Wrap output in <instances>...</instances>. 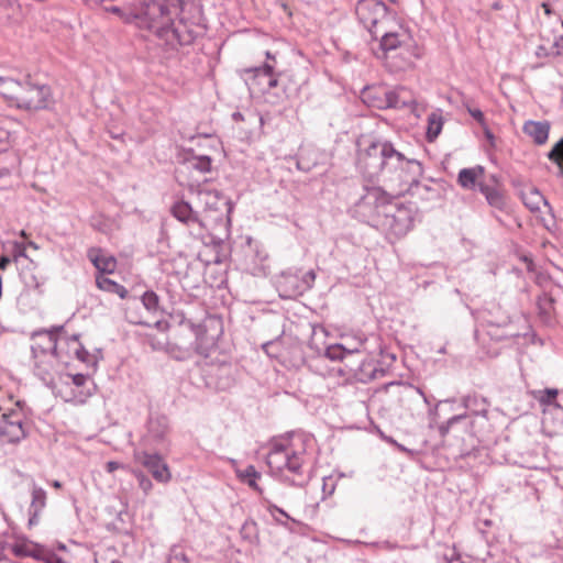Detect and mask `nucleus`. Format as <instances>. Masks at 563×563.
Masks as SVG:
<instances>
[{
    "label": "nucleus",
    "instance_id": "1",
    "mask_svg": "<svg viewBox=\"0 0 563 563\" xmlns=\"http://www.w3.org/2000/svg\"><path fill=\"white\" fill-rule=\"evenodd\" d=\"M407 162L408 158L390 142H372L358 154L360 168L368 178L385 174L393 181L394 174L398 173Z\"/></svg>",
    "mask_w": 563,
    "mask_h": 563
},
{
    "label": "nucleus",
    "instance_id": "2",
    "mask_svg": "<svg viewBox=\"0 0 563 563\" xmlns=\"http://www.w3.org/2000/svg\"><path fill=\"white\" fill-rule=\"evenodd\" d=\"M162 8V14L151 19V25L147 30L154 32L157 37L165 41L167 45L175 48L177 45H189L196 38V32L184 20L175 22L173 15L180 11V1L176 0H156Z\"/></svg>",
    "mask_w": 563,
    "mask_h": 563
},
{
    "label": "nucleus",
    "instance_id": "3",
    "mask_svg": "<svg viewBox=\"0 0 563 563\" xmlns=\"http://www.w3.org/2000/svg\"><path fill=\"white\" fill-rule=\"evenodd\" d=\"M372 37L379 38L386 63L395 70L407 68L412 58L417 57L411 49L410 38L405 33L390 32L388 26H384L383 31L374 33Z\"/></svg>",
    "mask_w": 563,
    "mask_h": 563
},
{
    "label": "nucleus",
    "instance_id": "4",
    "mask_svg": "<svg viewBox=\"0 0 563 563\" xmlns=\"http://www.w3.org/2000/svg\"><path fill=\"white\" fill-rule=\"evenodd\" d=\"M29 431L21 401L15 402V408L0 405V446L20 443L27 437Z\"/></svg>",
    "mask_w": 563,
    "mask_h": 563
},
{
    "label": "nucleus",
    "instance_id": "5",
    "mask_svg": "<svg viewBox=\"0 0 563 563\" xmlns=\"http://www.w3.org/2000/svg\"><path fill=\"white\" fill-rule=\"evenodd\" d=\"M418 208L413 202L391 205L377 219L375 227L397 238L404 236L413 228Z\"/></svg>",
    "mask_w": 563,
    "mask_h": 563
},
{
    "label": "nucleus",
    "instance_id": "6",
    "mask_svg": "<svg viewBox=\"0 0 563 563\" xmlns=\"http://www.w3.org/2000/svg\"><path fill=\"white\" fill-rule=\"evenodd\" d=\"M156 0H135L124 5L104 7L107 12L117 14L125 23H135L140 29L151 25V19L162 14V8Z\"/></svg>",
    "mask_w": 563,
    "mask_h": 563
},
{
    "label": "nucleus",
    "instance_id": "7",
    "mask_svg": "<svg viewBox=\"0 0 563 563\" xmlns=\"http://www.w3.org/2000/svg\"><path fill=\"white\" fill-rule=\"evenodd\" d=\"M266 462L274 471L287 470L294 475H302L303 451H295L287 439L276 440L272 443Z\"/></svg>",
    "mask_w": 563,
    "mask_h": 563
},
{
    "label": "nucleus",
    "instance_id": "8",
    "mask_svg": "<svg viewBox=\"0 0 563 563\" xmlns=\"http://www.w3.org/2000/svg\"><path fill=\"white\" fill-rule=\"evenodd\" d=\"M355 13L363 26L373 35L389 26L393 15L383 0H358Z\"/></svg>",
    "mask_w": 563,
    "mask_h": 563
},
{
    "label": "nucleus",
    "instance_id": "9",
    "mask_svg": "<svg viewBox=\"0 0 563 563\" xmlns=\"http://www.w3.org/2000/svg\"><path fill=\"white\" fill-rule=\"evenodd\" d=\"M391 199L393 196L382 187H365V194L357 201L355 211L375 225L383 212L393 205Z\"/></svg>",
    "mask_w": 563,
    "mask_h": 563
},
{
    "label": "nucleus",
    "instance_id": "10",
    "mask_svg": "<svg viewBox=\"0 0 563 563\" xmlns=\"http://www.w3.org/2000/svg\"><path fill=\"white\" fill-rule=\"evenodd\" d=\"M52 102L53 98L49 86L35 82L27 75L23 80L16 108L37 111L47 109Z\"/></svg>",
    "mask_w": 563,
    "mask_h": 563
},
{
    "label": "nucleus",
    "instance_id": "11",
    "mask_svg": "<svg viewBox=\"0 0 563 563\" xmlns=\"http://www.w3.org/2000/svg\"><path fill=\"white\" fill-rule=\"evenodd\" d=\"M170 213L188 228L194 238L203 239L207 231L205 221L200 212L195 210L189 202L185 200L176 201L170 208Z\"/></svg>",
    "mask_w": 563,
    "mask_h": 563
},
{
    "label": "nucleus",
    "instance_id": "12",
    "mask_svg": "<svg viewBox=\"0 0 563 563\" xmlns=\"http://www.w3.org/2000/svg\"><path fill=\"white\" fill-rule=\"evenodd\" d=\"M423 176L422 164L417 159H408V162L396 173L394 177L398 186V194L408 192L412 196L419 195L420 179Z\"/></svg>",
    "mask_w": 563,
    "mask_h": 563
},
{
    "label": "nucleus",
    "instance_id": "13",
    "mask_svg": "<svg viewBox=\"0 0 563 563\" xmlns=\"http://www.w3.org/2000/svg\"><path fill=\"white\" fill-rule=\"evenodd\" d=\"M134 461L144 466L158 483H168L172 474L168 465L157 453H148L146 451H135Z\"/></svg>",
    "mask_w": 563,
    "mask_h": 563
},
{
    "label": "nucleus",
    "instance_id": "14",
    "mask_svg": "<svg viewBox=\"0 0 563 563\" xmlns=\"http://www.w3.org/2000/svg\"><path fill=\"white\" fill-rule=\"evenodd\" d=\"M268 253L264 245L252 239L247 240L245 269L253 276H265L268 269Z\"/></svg>",
    "mask_w": 563,
    "mask_h": 563
},
{
    "label": "nucleus",
    "instance_id": "15",
    "mask_svg": "<svg viewBox=\"0 0 563 563\" xmlns=\"http://www.w3.org/2000/svg\"><path fill=\"white\" fill-rule=\"evenodd\" d=\"M63 328H53L52 330H37L33 332L32 338L38 336L43 338V343H36L32 346V352L35 358L40 356H45L46 354H51L56 357L57 353V336L56 332L62 330Z\"/></svg>",
    "mask_w": 563,
    "mask_h": 563
},
{
    "label": "nucleus",
    "instance_id": "16",
    "mask_svg": "<svg viewBox=\"0 0 563 563\" xmlns=\"http://www.w3.org/2000/svg\"><path fill=\"white\" fill-rule=\"evenodd\" d=\"M273 70L274 67L268 64L255 68L244 69L243 73L245 75V82L250 89L258 93H266V84Z\"/></svg>",
    "mask_w": 563,
    "mask_h": 563
},
{
    "label": "nucleus",
    "instance_id": "17",
    "mask_svg": "<svg viewBox=\"0 0 563 563\" xmlns=\"http://www.w3.org/2000/svg\"><path fill=\"white\" fill-rule=\"evenodd\" d=\"M384 106L393 109H411L417 104L415 92L404 86L387 91Z\"/></svg>",
    "mask_w": 563,
    "mask_h": 563
},
{
    "label": "nucleus",
    "instance_id": "18",
    "mask_svg": "<svg viewBox=\"0 0 563 563\" xmlns=\"http://www.w3.org/2000/svg\"><path fill=\"white\" fill-rule=\"evenodd\" d=\"M277 289L282 297L290 298L301 294L302 286L296 274L282 273L277 278Z\"/></svg>",
    "mask_w": 563,
    "mask_h": 563
},
{
    "label": "nucleus",
    "instance_id": "19",
    "mask_svg": "<svg viewBox=\"0 0 563 563\" xmlns=\"http://www.w3.org/2000/svg\"><path fill=\"white\" fill-rule=\"evenodd\" d=\"M88 258L93 266L99 271V275L113 273L117 267V261L113 256H107L99 247H91L87 253Z\"/></svg>",
    "mask_w": 563,
    "mask_h": 563
},
{
    "label": "nucleus",
    "instance_id": "20",
    "mask_svg": "<svg viewBox=\"0 0 563 563\" xmlns=\"http://www.w3.org/2000/svg\"><path fill=\"white\" fill-rule=\"evenodd\" d=\"M43 548V545L26 539L19 540L13 537V540L11 541V552L18 558L30 556L40 560Z\"/></svg>",
    "mask_w": 563,
    "mask_h": 563
},
{
    "label": "nucleus",
    "instance_id": "21",
    "mask_svg": "<svg viewBox=\"0 0 563 563\" xmlns=\"http://www.w3.org/2000/svg\"><path fill=\"white\" fill-rule=\"evenodd\" d=\"M522 130L536 144L542 145L548 141L550 124L547 121H527Z\"/></svg>",
    "mask_w": 563,
    "mask_h": 563
},
{
    "label": "nucleus",
    "instance_id": "22",
    "mask_svg": "<svg viewBox=\"0 0 563 563\" xmlns=\"http://www.w3.org/2000/svg\"><path fill=\"white\" fill-rule=\"evenodd\" d=\"M46 506V492L42 487H33L32 490V500L29 508V526H35L38 523V518L42 510Z\"/></svg>",
    "mask_w": 563,
    "mask_h": 563
},
{
    "label": "nucleus",
    "instance_id": "23",
    "mask_svg": "<svg viewBox=\"0 0 563 563\" xmlns=\"http://www.w3.org/2000/svg\"><path fill=\"white\" fill-rule=\"evenodd\" d=\"M554 302V299L548 294H543L538 298V317L540 321L547 325H553L555 323Z\"/></svg>",
    "mask_w": 563,
    "mask_h": 563
},
{
    "label": "nucleus",
    "instance_id": "24",
    "mask_svg": "<svg viewBox=\"0 0 563 563\" xmlns=\"http://www.w3.org/2000/svg\"><path fill=\"white\" fill-rule=\"evenodd\" d=\"M22 84L23 81L0 77V95L18 107V98L21 93Z\"/></svg>",
    "mask_w": 563,
    "mask_h": 563
},
{
    "label": "nucleus",
    "instance_id": "25",
    "mask_svg": "<svg viewBox=\"0 0 563 563\" xmlns=\"http://www.w3.org/2000/svg\"><path fill=\"white\" fill-rule=\"evenodd\" d=\"M387 89L384 88H365L362 91V98L365 103H367L369 107H374L377 109H388V106H384V103L387 101L385 100L387 98Z\"/></svg>",
    "mask_w": 563,
    "mask_h": 563
},
{
    "label": "nucleus",
    "instance_id": "26",
    "mask_svg": "<svg viewBox=\"0 0 563 563\" xmlns=\"http://www.w3.org/2000/svg\"><path fill=\"white\" fill-rule=\"evenodd\" d=\"M478 189L485 196L489 206L498 210H501L505 207V195L499 188L479 183Z\"/></svg>",
    "mask_w": 563,
    "mask_h": 563
},
{
    "label": "nucleus",
    "instance_id": "27",
    "mask_svg": "<svg viewBox=\"0 0 563 563\" xmlns=\"http://www.w3.org/2000/svg\"><path fill=\"white\" fill-rule=\"evenodd\" d=\"M484 172V167L479 165L473 168H463L459 173L457 183L464 189H474L477 178L483 176Z\"/></svg>",
    "mask_w": 563,
    "mask_h": 563
},
{
    "label": "nucleus",
    "instance_id": "28",
    "mask_svg": "<svg viewBox=\"0 0 563 563\" xmlns=\"http://www.w3.org/2000/svg\"><path fill=\"white\" fill-rule=\"evenodd\" d=\"M96 284L99 289L110 294H115L122 299H124L128 296V290L124 286L106 277L104 275H97Z\"/></svg>",
    "mask_w": 563,
    "mask_h": 563
},
{
    "label": "nucleus",
    "instance_id": "29",
    "mask_svg": "<svg viewBox=\"0 0 563 563\" xmlns=\"http://www.w3.org/2000/svg\"><path fill=\"white\" fill-rule=\"evenodd\" d=\"M525 206L531 211H539L541 205H547L542 194L533 187L528 188L521 194Z\"/></svg>",
    "mask_w": 563,
    "mask_h": 563
},
{
    "label": "nucleus",
    "instance_id": "30",
    "mask_svg": "<svg viewBox=\"0 0 563 563\" xmlns=\"http://www.w3.org/2000/svg\"><path fill=\"white\" fill-rule=\"evenodd\" d=\"M263 500L265 504V509L274 518V520L278 525H282L283 527L290 529L288 522L289 521L296 522V520L294 518H291L284 509L279 508L278 506L273 504L267 498H263Z\"/></svg>",
    "mask_w": 563,
    "mask_h": 563
},
{
    "label": "nucleus",
    "instance_id": "31",
    "mask_svg": "<svg viewBox=\"0 0 563 563\" xmlns=\"http://www.w3.org/2000/svg\"><path fill=\"white\" fill-rule=\"evenodd\" d=\"M197 198L205 210H218L221 197L216 190H198Z\"/></svg>",
    "mask_w": 563,
    "mask_h": 563
},
{
    "label": "nucleus",
    "instance_id": "32",
    "mask_svg": "<svg viewBox=\"0 0 563 563\" xmlns=\"http://www.w3.org/2000/svg\"><path fill=\"white\" fill-rule=\"evenodd\" d=\"M236 475L241 482L247 484L260 494L263 493L262 488L256 483V481L261 478V473H258L253 465H247L244 470H238Z\"/></svg>",
    "mask_w": 563,
    "mask_h": 563
},
{
    "label": "nucleus",
    "instance_id": "33",
    "mask_svg": "<svg viewBox=\"0 0 563 563\" xmlns=\"http://www.w3.org/2000/svg\"><path fill=\"white\" fill-rule=\"evenodd\" d=\"M360 367L361 368L353 375L357 380L366 383L376 378L377 367L373 361L367 360L366 357L362 358Z\"/></svg>",
    "mask_w": 563,
    "mask_h": 563
},
{
    "label": "nucleus",
    "instance_id": "34",
    "mask_svg": "<svg viewBox=\"0 0 563 563\" xmlns=\"http://www.w3.org/2000/svg\"><path fill=\"white\" fill-rule=\"evenodd\" d=\"M185 165L188 169L206 174L211 172L212 158L207 155L191 156L186 159Z\"/></svg>",
    "mask_w": 563,
    "mask_h": 563
},
{
    "label": "nucleus",
    "instance_id": "35",
    "mask_svg": "<svg viewBox=\"0 0 563 563\" xmlns=\"http://www.w3.org/2000/svg\"><path fill=\"white\" fill-rule=\"evenodd\" d=\"M167 431H168V426H167L166 419L164 417L151 419L148 421V433L156 441L164 440Z\"/></svg>",
    "mask_w": 563,
    "mask_h": 563
},
{
    "label": "nucleus",
    "instance_id": "36",
    "mask_svg": "<svg viewBox=\"0 0 563 563\" xmlns=\"http://www.w3.org/2000/svg\"><path fill=\"white\" fill-rule=\"evenodd\" d=\"M362 358H365L363 351L358 349L350 350L346 354L343 363L346 369L354 375L357 369H360V362Z\"/></svg>",
    "mask_w": 563,
    "mask_h": 563
},
{
    "label": "nucleus",
    "instance_id": "37",
    "mask_svg": "<svg viewBox=\"0 0 563 563\" xmlns=\"http://www.w3.org/2000/svg\"><path fill=\"white\" fill-rule=\"evenodd\" d=\"M464 406L476 415L486 413V401L477 396H467L464 398Z\"/></svg>",
    "mask_w": 563,
    "mask_h": 563
},
{
    "label": "nucleus",
    "instance_id": "38",
    "mask_svg": "<svg viewBox=\"0 0 563 563\" xmlns=\"http://www.w3.org/2000/svg\"><path fill=\"white\" fill-rule=\"evenodd\" d=\"M559 394V390L555 388H545L543 390H538L534 393V398L541 404V405H553L555 402L556 396Z\"/></svg>",
    "mask_w": 563,
    "mask_h": 563
},
{
    "label": "nucleus",
    "instance_id": "39",
    "mask_svg": "<svg viewBox=\"0 0 563 563\" xmlns=\"http://www.w3.org/2000/svg\"><path fill=\"white\" fill-rule=\"evenodd\" d=\"M549 158L559 166V174L563 176V139L560 140L549 153Z\"/></svg>",
    "mask_w": 563,
    "mask_h": 563
},
{
    "label": "nucleus",
    "instance_id": "40",
    "mask_svg": "<svg viewBox=\"0 0 563 563\" xmlns=\"http://www.w3.org/2000/svg\"><path fill=\"white\" fill-rule=\"evenodd\" d=\"M166 563H189L183 548L174 545L170 548Z\"/></svg>",
    "mask_w": 563,
    "mask_h": 563
},
{
    "label": "nucleus",
    "instance_id": "41",
    "mask_svg": "<svg viewBox=\"0 0 563 563\" xmlns=\"http://www.w3.org/2000/svg\"><path fill=\"white\" fill-rule=\"evenodd\" d=\"M141 299L148 311H156L158 309L159 298L153 290L145 291Z\"/></svg>",
    "mask_w": 563,
    "mask_h": 563
},
{
    "label": "nucleus",
    "instance_id": "42",
    "mask_svg": "<svg viewBox=\"0 0 563 563\" xmlns=\"http://www.w3.org/2000/svg\"><path fill=\"white\" fill-rule=\"evenodd\" d=\"M186 323L188 324V327L196 334V340H197V347L196 349H197L198 353L207 355V351H206V349L202 345V335L205 333V328L201 324L192 323L190 320L186 321Z\"/></svg>",
    "mask_w": 563,
    "mask_h": 563
},
{
    "label": "nucleus",
    "instance_id": "43",
    "mask_svg": "<svg viewBox=\"0 0 563 563\" xmlns=\"http://www.w3.org/2000/svg\"><path fill=\"white\" fill-rule=\"evenodd\" d=\"M428 137L429 140H432L439 135L442 129V120L440 117H437L435 114H431L428 119Z\"/></svg>",
    "mask_w": 563,
    "mask_h": 563
},
{
    "label": "nucleus",
    "instance_id": "44",
    "mask_svg": "<svg viewBox=\"0 0 563 563\" xmlns=\"http://www.w3.org/2000/svg\"><path fill=\"white\" fill-rule=\"evenodd\" d=\"M349 349L344 347L342 344H336V345H332L330 347H328L327 350V356L330 358V360H333V361H344L346 354L349 353Z\"/></svg>",
    "mask_w": 563,
    "mask_h": 563
},
{
    "label": "nucleus",
    "instance_id": "45",
    "mask_svg": "<svg viewBox=\"0 0 563 563\" xmlns=\"http://www.w3.org/2000/svg\"><path fill=\"white\" fill-rule=\"evenodd\" d=\"M132 474L137 479L139 487L143 490L145 495H148L153 488L152 481L142 471L132 470Z\"/></svg>",
    "mask_w": 563,
    "mask_h": 563
},
{
    "label": "nucleus",
    "instance_id": "46",
    "mask_svg": "<svg viewBox=\"0 0 563 563\" xmlns=\"http://www.w3.org/2000/svg\"><path fill=\"white\" fill-rule=\"evenodd\" d=\"M13 540V536L9 533H2L0 534V561L4 560L5 552L8 550L11 551V541Z\"/></svg>",
    "mask_w": 563,
    "mask_h": 563
},
{
    "label": "nucleus",
    "instance_id": "47",
    "mask_svg": "<svg viewBox=\"0 0 563 563\" xmlns=\"http://www.w3.org/2000/svg\"><path fill=\"white\" fill-rule=\"evenodd\" d=\"M465 417L463 415H457V416H454L452 418H450L445 423H442L441 426H439V432L442 437H445L450 430V428L460 422L461 420H463Z\"/></svg>",
    "mask_w": 563,
    "mask_h": 563
},
{
    "label": "nucleus",
    "instance_id": "48",
    "mask_svg": "<svg viewBox=\"0 0 563 563\" xmlns=\"http://www.w3.org/2000/svg\"><path fill=\"white\" fill-rule=\"evenodd\" d=\"M40 560L44 561L45 563H66L64 560H62L54 552L46 549L45 547L43 548Z\"/></svg>",
    "mask_w": 563,
    "mask_h": 563
},
{
    "label": "nucleus",
    "instance_id": "49",
    "mask_svg": "<svg viewBox=\"0 0 563 563\" xmlns=\"http://www.w3.org/2000/svg\"><path fill=\"white\" fill-rule=\"evenodd\" d=\"M467 112L476 120L481 125H485L484 113L479 109L471 108L466 106Z\"/></svg>",
    "mask_w": 563,
    "mask_h": 563
},
{
    "label": "nucleus",
    "instance_id": "50",
    "mask_svg": "<svg viewBox=\"0 0 563 563\" xmlns=\"http://www.w3.org/2000/svg\"><path fill=\"white\" fill-rule=\"evenodd\" d=\"M73 385L77 388H84L86 383L89 380L87 375L76 374L70 376Z\"/></svg>",
    "mask_w": 563,
    "mask_h": 563
},
{
    "label": "nucleus",
    "instance_id": "51",
    "mask_svg": "<svg viewBox=\"0 0 563 563\" xmlns=\"http://www.w3.org/2000/svg\"><path fill=\"white\" fill-rule=\"evenodd\" d=\"M278 86V78L275 76L274 71L271 74L267 84H266V93L269 92L272 89L276 88Z\"/></svg>",
    "mask_w": 563,
    "mask_h": 563
},
{
    "label": "nucleus",
    "instance_id": "52",
    "mask_svg": "<svg viewBox=\"0 0 563 563\" xmlns=\"http://www.w3.org/2000/svg\"><path fill=\"white\" fill-rule=\"evenodd\" d=\"M124 466L115 461H109L106 463V471L108 473H113L115 470L123 468Z\"/></svg>",
    "mask_w": 563,
    "mask_h": 563
},
{
    "label": "nucleus",
    "instance_id": "53",
    "mask_svg": "<svg viewBox=\"0 0 563 563\" xmlns=\"http://www.w3.org/2000/svg\"><path fill=\"white\" fill-rule=\"evenodd\" d=\"M378 548L382 550L393 551V550L398 549L399 547H398V544L393 543L390 541H383L378 544Z\"/></svg>",
    "mask_w": 563,
    "mask_h": 563
},
{
    "label": "nucleus",
    "instance_id": "54",
    "mask_svg": "<svg viewBox=\"0 0 563 563\" xmlns=\"http://www.w3.org/2000/svg\"><path fill=\"white\" fill-rule=\"evenodd\" d=\"M314 278H316L314 272L309 271L305 274L302 282L305 283L306 287L309 288V287H311V283L314 280Z\"/></svg>",
    "mask_w": 563,
    "mask_h": 563
},
{
    "label": "nucleus",
    "instance_id": "55",
    "mask_svg": "<svg viewBox=\"0 0 563 563\" xmlns=\"http://www.w3.org/2000/svg\"><path fill=\"white\" fill-rule=\"evenodd\" d=\"M91 395L90 389L84 390L80 389L78 394H75L74 397L78 399L79 402H84Z\"/></svg>",
    "mask_w": 563,
    "mask_h": 563
},
{
    "label": "nucleus",
    "instance_id": "56",
    "mask_svg": "<svg viewBox=\"0 0 563 563\" xmlns=\"http://www.w3.org/2000/svg\"><path fill=\"white\" fill-rule=\"evenodd\" d=\"M10 263H11V258L5 255H2L0 257V269L4 271Z\"/></svg>",
    "mask_w": 563,
    "mask_h": 563
},
{
    "label": "nucleus",
    "instance_id": "57",
    "mask_svg": "<svg viewBox=\"0 0 563 563\" xmlns=\"http://www.w3.org/2000/svg\"><path fill=\"white\" fill-rule=\"evenodd\" d=\"M18 246H19V249H20V250H19V252H18V253L14 255V257H13V261H14V262H18L19 257H21V256L26 257V255H25V249H24V247H21L20 245H18Z\"/></svg>",
    "mask_w": 563,
    "mask_h": 563
},
{
    "label": "nucleus",
    "instance_id": "58",
    "mask_svg": "<svg viewBox=\"0 0 563 563\" xmlns=\"http://www.w3.org/2000/svg\"><path fill=\"white\" fill-rule=\"evenodd\" d=\"M485 135L486 137L489 140V141H493L494 140V135L493 133L489 131V130H485Z\"/></svg>",
    "mask_w": 563,
    "mask_h": 563
},
{
    "label": "nucleus",
    "instance_id": "59",
    "mask_svg": "<svg viewBox=\"0 0 563 563\" xmlns=\"http://www.w3.org/2000/svg\"><path fill=\"white\" fill-rule=\"evenodd\" d=\"M52 485H53L54 488H60L62 487V483L59 481H54L52 483Z\"/></svg>",
    "mask_w": 563,
    "mask_h": 563
},
{
    "label": "nucleus",
    "instance_id": "60",
    "mask_svg": "<svg viewBox=\"0 0 563 563\" xmlns=\"http://www.w3.org/2000/svg\"><path fill=\"white\" fill-rule=\"evenodd\" d=\"M391 443H394L400 451H407L402 445L398 444L396 441L390 440Z\"/></svg>",
    "mask_w": 563,
    "mask_h": 563
},
{
    "label": "nucleus",
    "instance_id": "61",
    "mask_svg": "<svg viewBox=\"0 0 563 563\" xmlns=\"http://www.w3.org/2000/svg\"><path fill=\"white\" fill-rule=\"evenodd\" d=\"M542 7L545 9L547 13H550V9H549L548 4L543 3Z\"/></svg>",
    "mask_w": 563,
    "mask_h": 563
},
{
    "label": "nucleus",
    "instance_id": "62",
    "mask_svg": "<svg viewBox=\"0 0 563 563\" xmlns=\"http://www.w3.org/2000/svg\"><path fill=\"white\" fill-rule=\"evenodd\" d=\"M42 373H43L44 375H48V374H49V368H44V369L42 371Z\"/></svg>",
    "mask_w": 563,
    "mask_h": 563
},
{
    "label": "nucleus",
    "instance_id": "63",
    "mask_svg": "<svg viewBox=\"0 0 563 563\" xmlns=\"http://www.w3.org/2000/svg\"><path fill=\"white\" fill-rule=\"evenodd\" d=\"M20 235H21V236H23V238H26V236H27V235H26V232H25L24 230H22V231L20 232Z\"/></svg>",
    "mask_w": 563,
    "mask_h": 563
},
{
    "label": "nucleus",
    "instance_id": "64",
    "mask_svg": "<svg viewBox=\"0 0 563 563\" xmlns=\"http://www.w3.org/2000/svg\"><path fill=\"white\" fill-rule=\"evenodd\" d=\"M266 57H267L268 59H269V58H272V59L274 58V57L272 56L271 52H266Z\"/></svg>",
    "mask_w": 563,
    "mask_h": 563
}]
</instances>
